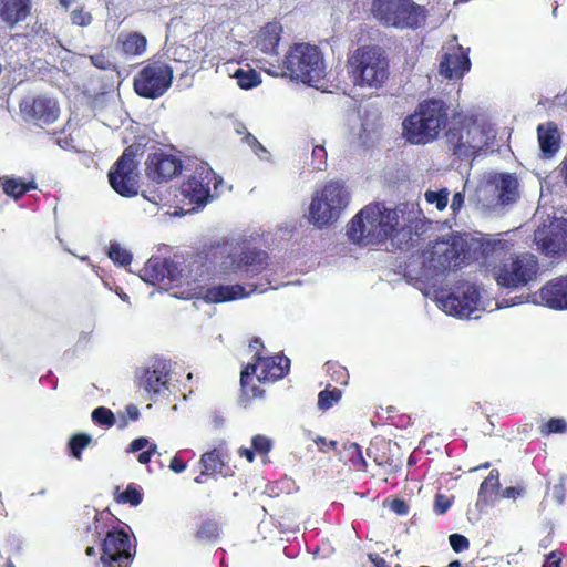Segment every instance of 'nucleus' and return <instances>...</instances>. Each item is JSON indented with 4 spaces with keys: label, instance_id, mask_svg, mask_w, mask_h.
Segmentation results:
<instances>
[{
    "label": "nucleus",
    "instance_id": "obj_42",
    "mask_svg": "<svg viewBox=\"0 0 567 567\" xmlns=\"http://www.w3.org/2000/svg\"><path fill=\"white\" fill-rule=\"evenodd\" d=\"M234 78L237 80L239 87L244 90H250L261 83L259 73L254 69H249L247 71L238 69L234 73Z\"/></svg>",
    "mask_w": 567,
    "mask_h": 567
},
{
    "label": "nucleus",
    "instance_id": "obj_64",
    "mask_svg": "<svg viewBox=\"0 0 567 567\" xmlns=\"http://www.w3.org/2000/svg\"><path fill=\"white\" fill-rule=\"evenodd\" d=\"M560 174L563 176L565 185L567 186V156L564 158L561 163Z\"/></svg>",
    "mask_w": 567,
    "mask_h": 567
},
{
    "label": "nucleus",
    "instance_id": "obj_44",
    "mask_svg": "<svg viewBox=\"0 0 567 567\" xmlns=\"http://www.w3.org/2000/svg\"><path fill=\"white\" fill-rule=\"evenodd\" d=\"M427 239V228L426 226L419 227L416 230H414V234L409 237V241H412L411 245V256L420 255V258H422V250L424 243Z\"/></svg>",
    "mask_w": 567,
    "mask_h": 567
},
{
    "label": "nucleus",
    "instance_id": "obj_57",
    "mask_svg": "<svg viewBox=\"0 0 567 567\" xmlns=\"http://www.w3.org/2000/svg\"><path fill=\"white\" fill-rule=\"evenodd\" d=\"M224 457H225V454L223 453L221 450L214 449V450H212L209 452L204 453L200 456L199 461H202V462H205V461H221Z\"/></svg>",
    "mask_w": 567,
    "mask_h": 567
},
{
    "label": "nucleus",
    "instance_id": "obj_22",
    "mask_svg": "<svg viewBox=\"0 0 567 567\" xmlns=\"http://www.w3.org/2000/svg\"><path fill=\"white\" fill-rule=\"evenodd\" d=\"M171 370L166 362L155 361L138 377L137 385L153 398L168 389Z\"/></svg>",
    "mask_w": 567,
    "mask_h": 567
},
{
    "label": "nucleus",
    "instance_id": "obj_15",
    "mask_svg": "<svg viewBox=\"0 0 567 567\" xmlns=\"http://www.w3.org/2000/svg\"><path fill=\"white\" fill-rule=\"evenodd\" d=\"M270 257L266 250L252 246H245L238 255L227 262H223V276L241 271L246 278H254L264 272L269 266Z\"/></svg>",
    "mask_w": 567,
    "mask_h": 567
},
{
    "label": "nucleus",
    "instance_id": "obj_45",
    "mask_svg": "<svg viewBox=\"0 0 567 567\" xmlns=\"http://www.w3.org/2000/svg\"><path fill=\"white\" fill-rule=\"evenodd\" d=\"M341 390L338 388H333L330 390L329 388L322 390L318 395V406L321 410L330 409L334 403H337L341 399Z\"/></svg>",
    "mask_w": 567,
    "mask_h": 567
},
{
    "label": "nucleus",
    "instance_id": "obj_52",
    "mask_svg": "<svg viewBox=\"0 0 567 567\" xmlns=\"http://www.w3.org/2000/svg\"><path fill=\"white\" fill-rule=\"evenodd\" d=\"M449 539L450 545L455 553H462L470 547V540L461 534H452Z\"/></svg>",
    "mask_w": 567,
    "mask_h": 567
},
{
    "label": "nucleus",
    "instance_id": "obj_49",
    "mask_svg": "<svg viewBox=\"0 0 567 567\" xmlns=\"http://www.w3.org/2000/svg\"><path fill=\"white\" fill-rule=\"evenodd\" d=\"M341 458H344V461H364L359 444L354 442L343 443Z\"/></svg>",
    "mask_w": 567,
    "mask_h": 567
},
{
    "label": "nucleus",
    "instance_id": "obj_11",
    "mask_svg": "<svg viewBox=\"0 0 567 567\" xmlns=\"http://www.w3.org/2000/svg\"><path fill=\"white\" fill-rule=\"evenodd\" d=\"M173 68L162 60L148 61L134 76L133 89L144 99L163 96L173 82Z\"/></svg>",
    "mask_w": 567,
    "mask_h": 567
},
{
    "label": "nucleus",
    "instance_id": "obj_12",
    "mask_svg": "<svg viewBox=\"0 0 567 567\" xmlns=\"http://www.w3.org/2000/svg\"><path fill=\"white\" fill-rule=\"evenodd\" d=\"M137 147L130 145L124 148L109 171L107 177L112 189L122 197H135L140 189Z\"/></svg>",
    "mask_w": 567,
    "mask_h": 567
},
{
    "label": "nucleus",
    "instance_id": "obj_63",
    "mask_svg": "<svg viewBox=\"0 0 567 567\" xmlns=\"http://www.w3.org/2000/svg\"><path fill=\"white\" fill-rule=\"evenodd\" d=\"M249 347L250 349H252L254 351H256V353H260L261 354V351L264 350L265 346L261 341L260 338L256 337L254 338L250 343H249Z\"/></svg>",
    "mask_w": 567,
    "mask_h": 567
},
{
    "label": "nucleus",
    "instance_id": "obj_56",
    "mask_svg": "<svg viewBox=\"0 0 567 567\" xmlns=\"http://www.w3.org/2000/svg\"><path fill=\"white\" fill-rule=\"evenodd\" d=\"M561 553L554 550L547 557L543 567H561Z\"/></svg>",
    "mask_w": 567,
    "mask_h": 567
},
{
    "label": "nucleus",
    "instance_id": "obj_53",
    "mask_svg": "<svg viewBox=\"0 0 567 567\" xmlns=\"http://www.w3.org/2000/svg\"><path fill=\"white\" fill-rule=\"evenodd\" d=\"M313 162H317L315 168L322 169L327 164V151L322 145H316L312 150Z\"/></svg>",
    "mask_w": 567,
    "mask_h": 567
},
{
    "label": "nucleus",
    "instance_id": "obj_8",
    "mask_svg": "<svg viewBox=\"0 0 567 567\" xmlns=\"http://www.w3.org/2000/svg\"><path fill=\"white\" fill-rule=\"evenodd\" d=\"M350 195L343 183L329 181L318 192L309 206V218L317 226H327L334 223L341 212L348 206Z\"/></svg>",
    "mask_w": 567,
    "mask_h": 567
},
{
    "label": "nucleus",
    "instance_id": "obj_16",
    "mask_svg": "<svg viewBox=\"0 0 567 567\" xmlns=\"http://www.w3.org/2000/svg\"><path fill=\"white\" fill-rule=\"evenodd\" d=\"M535 241L540 251L555 257L567 251V219L554 218L543 224L535 231Z\"/></svg>",
    "mask_w": 567,
    "mask_h": 567
},
{
    "label": "nucleus",
    "instance_id": "obj_24",
    "mask_svg": "<svg viewBox=\"0 0 567 567\" xmlns=\"http://www.w3.org/2000/svg\"><path fill=\"white\" fill-rule=\"evenodd\" d=\"M197 260L202 264H219L223 275V262L229 264L234 257V246L228 239L205 243L196 252Z\"/></svg>",
    "mask_w": 567,
    "mask_h": 567
},
{
    "label": "nucleus",
    "instance_id": "obj_50",
    "mask_svg": "<svg viewBox=\"0 0 567 567\" xmlns=\"http://www.w3.org/2000/svg\"><path fill=\"white\" fill-rule=\"evenodd\" d=\"M454 496L437 493L434 497L433 511L436 515H444L452 506Z\"/></svg>",
    "mask_w": 567,
    "mask_h": 567
},
{
    "label": "nucleus",
    "instance_id": "obj_38",
    "mask_svg": "<svg viewBox=\"0 0 567 567\" xmlns=\"http://www.w3.org/2000/svg\"><path fill=\"white\" fill-rule=\"evenodd\" d=\"M296 489L297 486L293 480L282 477L280 480L268 483L265 487L264 494L271 498H275L282 495H289Z\"/></svg>",
    "mask_w": 567,
    "mask_h": 567
},
{
    "label": "nucleus",
    "instance_id": "obj_54",
    "mask_svg": "<svg viewBox=\"0 0 567 567\" xmlns=\"http://www.w3.org/2000/svg\"><path fill=\"white\" fill-rule=\"evenodd\" d=\"M92 64L101 70H107L111 68V61L103 53H97L90 56Z\"/></svg>",
    "mask_w": 567,
    "mask_h": 567
},
{
    "label": "nucleus",
    "instance_id": "obj_3",
    "mask_svg": "<svg viewBox=\"0 0 567 567\" xmlns=\"http://www.w3.org/2000/svg\"><path fill=\"white\" fill-rule=\"evenodd\" d=\"M94 514V532L100 538L105 534L101 543V556L99 563L102 567H131L136 556V544L131 540L128 533L118 526H112L105 529L101 525L102 520L116 517L109 509L95 511L91 506H85L80 513L83 519L87 520Z\"/></svg>",
    "mask_w": 567,
    "mask_h": 567
},
{
    "label": "nucleus",
    "instance_id": "obj_30",
    "mask_svg": "<svg viewBox=\"0 0 567 567\" xmlns=\"http://www.w3.org/2000/svg\"><path fill=\"white\" fill-rule=\"evenodd\" d=\"M282 33L279 22H268L259 32L258 47L265 53H276Z\"/></svg>",
    "mask_w": 567,
    "mask_h": 567
},
{
    "label": "nucleus",
    "instance_id": "obj_18",
    "mask_svg": "<svg viewBox=\"0 0 567 567\" xmlns=\"http://www.w3.org/2000/svg\"><path fill=\"white\" fill-rule=\"evenodd\" d=\"M145 166V173L150 179L163 183L181 174L183 163L177 156L159 150L148 154Z\"/></svg>",
    "mask_w": 567,
    "mask_h": 567
},
{
    "label": "nucleus",
    "instance_id": "obj_48",
    "mask_svg": "<svg viewBox=\"0 0 567 567\" xmlns=\"http://www.w3.org/2000/svg\"><path fill=\"white\" fill-rule=\"evenodd\" d=\"M425 199L429 204H435L439 210H443L447 205L449 192L446 189L439 192L427 190L425 193Z\"/></svg>",
    "mask_w": 567,
    "mask_h": 567
},
{
    "label": "nucleus",
    "instance_id": "obj_59",
    "mask_svg": "<svg viewBox=\"0 0 567 567\" xmlns=\"http://www.w3.org/2000/svg\"><path fill=\"white\" fill-rule=\"evenodd\" d=\"M317 445L320 451L327 452L328 449L337 450L338 442L337 441L327 442L324 439L319 437L317 440Z\"/></svg>",
    "mask_w": 567,
    "mask_h": 567
},
{
    "label": "nucleus",
    "instance_id": "obj_60",
    "mask_svg": "<svg viewBox=\"0 0 567 567\" xmlns=\"http://www.w3.org/2000/svg\"><path fill=\"white\" fill-rule=\"evenodd\" d=\"M369 559L375 567H388L386 560L378 554H369Z\"/></svg>",
    "mask_w": 567,
    "mask_h": 567
},
{
    "label": "nucleus",
    "instance_id": "obj_47",
    "mask_svg": "<svg viewBox=\"0 0 567 567\" xmlns=\"http://www.w3.org/2000/svg\"><path fill=\"white\" fill-rule=\"evenodd\" d=\"M499 487V472L492 470L489 475L481 483L480 494L487 495L495 493Z\"/></svg>",
    "mask_w": 567,
    "mask_h": 567
},
{
    "label": "nucleus",
    "instance_id": "obj_2",
    "mask_svg": "<svg viewBox=\"0 0 567 567\" xmlns=\"http://www.w3.org/2000/svg\"><path fill=\"white\" fill-rule=\"evenodd\" d=\"M452 113L450 105L442 99L423 100L414 112L403 120L404 138L414 145H426L437 141L447 128Z\"/></svg>",
    "mask_w": 567,
    "mask_h": 567
},
{
    "label": "nucleus",
    "instance_id": "obj_31",
    "mask_svg": "<svg viewBox=\"0 0 567 567\" xmlns=\"http://www.w3.org/2000/svg\"><path fill=\"white\" fill-rule=\"evenodd\" d=\"M0 186L7 196L16 200L22 198L28 192L38 188L34 179L25 182L22 178L11 176H1Z\"/></svg>",
    "mask_w": 567,
    "mask_h": 567
},
{
    "label": "nucleus",
    "instance_id": "obj_58",
    "mask_svg": "<svg viewBox=\"0 0 567 567\" xmlns=\"http://www.w3.org/2000/svg\"><path fill=\"white\" fill-rule=\"evenodd\" d=\"M524 488L520 486H509L503 491V496L507 498H516L524 494Z\"/></svg>",
    "mask_w": 567,
    "mask_h": 567
},
{
    "label": "nucleus",
    "instance_id": "obj_43",
    "mask_svg": "<svg viewBox=\"0 0 567 567\" xmlns=\"http://www.w3.org/2000/svg\"><path fill=\"white\" fill-rule=\"evenodd\" d=\"M110 259L121 266H127L132 261V255L124 249L118 243H111L109 247Z\"/></svg>",
    "mask_w": 567,
    "mask_h": 567
},
{
    "label": "nucleus",
    "instance_id": "obj_13",
    "mask_svg": "<svg viewBox=\"0 0 567 567\" xmlns=\"http://www.w3.org/2000/svg\"><path fill=\"white\" fill-rule=\"evenodd\" d=\"M474 128L465 114L452 113L451 122L444 131L445 144L451 154L461 161L475 157L481 150L480 143L472 135Z\"/></svg>",
    "mask_w": 567,
    "mask_h": 567
},
{
    "label": "nucleus",
    "instance_id": "obj_29",
    "mask_svg": "<svg viewBox=\"0 0 567 567\" xmlns=\"http://www.w3.org/2000/svg\"><path fill=\"white\" fill-rule=\"evenodd\" d=\"M498 200L502 205L515 203L519 197L518 181L515 175L503 173L495 183Z\"/></svg>",
    "mask_w": 567,
    "mask_h": 567
},
{
    "label": "nucleus",
    "instance_id": "obj_5",
    "mask_svg": "<svg viewBox=\"0 0 567 567\" xmlns=\"http://www.w3.org/2000/svg\"><path fill=\"white\" fill-rule=\"evenodd\" d=\"M373 17L384 27L416 30L426 20V9L413 0H373Z\"/></svg>",
    "mask_w": 567,
    "mask_h": 567
},
{
    "label": "nucleus",
    "instance_id": "obj_39",
    "mask_svg": "<svg viewBox=\"0 0 567 567\" xmlns=\"http://www.w3.org/2000/svg\"><path fill=\"white\" fill-rule=\"evenodd\" d=\"M226 463H200L199 475L195 477V482L198 484L207 483L210 478L216 480L218 475L225 477L228 475L227 472H223Z\"/></svg>",
    "mask_w": 567,
    "mask_h": 567
},
{
    "label": "nucleus",
    "instance_id": "obj_62",
    "mask_svg": "<svg viewBox=\"0 0 567 567\" xmlns=\"http://www.w3.org/2000/svg\"><path fill=\"white\" fill-rule=\"evenodd\" d=\"M464 204V195L461 193H456L452 198L451 207L453 210H456L461 208V206Z\"/></svg>",
    "mask_w": 567,
    "mask_h": 567
},
{
    "label": "nucleus",
    "instance_id": "obj_19",
    "mask_svg": "<svg viewBox=\"0 0 567 567\" xmlns=\"http://www.w3.org/2000/svg\"><path fill=\"white\" fill-rule=\"evenodd\" d=\"M22 117L41 124H52L59 117V106L47 96L25 97L19 103Z\"/></svg>",
    "mask_w": 567,
    "mask_h": 567
},
{
    "label": "nucleus",
    "instance_id": "obj_36",
    "mask_svg": "<svg viewBox=\"0 0 567 567\" xmlns=\"http://www.w3.org/2000/svg\"><path fill=\"white\" fill-rule=\"evenodd\" d=\"M137 461H151V458L155 455L162 456V453L158 452L157 445L154 443H150L148 440L144 436L137 437L131 442L127 447V452H140Z\"/></svg>",
    "mask_w": 567,
    "mask_h": 567
},
{
    "label": "nucleus",
    "instance_id": "obj_46",
    "mask_svg": "<svg viewBox=\"0 0 567 567\" xmlns=\"http://www.w3.org/2000/svg\"><path fill=\"white\" fill-rule=\"evenodd\" d=\"M91 417L92 421L97 425L111 427L115 424L114 413L105 406H99L94 409Z\"/></svg>",
    "mask_w": 567,
    "mask_h": 567
},
{
    "label": "nucleus",
    "instance_id": "obj_61",
    "mask_svg": "<svg viewBox=\"0 0 567 567\" xmlns=\"http://www.w3.org/2000/svg\"><path fill=\"white\" fill-rule=\"evenodd\" d=\"M125 413L127 414L131 421H136L140 416L138 409L134 404H130L125 409Z\"/></svg>",
    "mask_w": 567,
    "mask_h": 567
},
{
    "label": "nucleus",
    "instance_id": "obj_28",
    "mask_svg": "<svg viewBox=\"0 0 567 567\" xmlns=\"http://www.w3.org/2000/svg\"><path fill=\"white\" fill-rule=\"evenodd\" d=\"M445 455L446 445L433 436H427L411 452L408 461H436L443 458Z\"/></svg>",
    "mask_w": 567,
    "mask_h": 567
},
{
    "label": "nucleus",
    "instance_id": "obj_1",
    "mask_svg": "<svg viewBox=\"0 0 567 567\" xmlns=\"http://www.w3.org/2000/svg\"><path fill=\"white\" fill-rule=\"evenodd\" d=\"M404 224L400 225V210L386 208L380 203L364 206L347 225V235L350 241L357 245H379L391 240L396 249L411 251L412 241L409 237L424 221L415 217L403 218Z\"/></svg>",
    "mask_w": 567,
    "mask_h": 567
},
{
    "label": "nucleus",
    "instance_id": "obj_27",
    "mask_svg": "<svg viewBox=\"0 0 567 567\" xmlns=\"http://www.w3.org/2000/svg\"><path fill=\"white\" fill-rule=\"evenodd\" d=\"M537 137L544 158H550L558 152L560 147V134L554 122L539 124L537 127Z\"/></svg>",
    "mask_w": 567,
    "mask_h": 567
},
{
    "label": "nucleus",
    "instance_id": "obj_4",
    "mask_svg": "<svg viewBox=\"0 0 567 567\" xmlns=\"http://www.w3.org/2000/svg\"><path fill=\"white\" fill-rule=\"evenodd\" d=\"M353 84L359 87L381 89L390 76V61L379 44L358 47L347 60Z\"/></svg>",
    "mask_w": 567,
    "mask_h": 567
},
{
    "label": "nucleus",
    "instance_id": "obj_35",
    "mask_svg": "<svg viewBox=\"0 0 567 567\" xmlns=\"http://www.w3.org/2000/svg\"><path fill=\"white\" fill-rule=\"evenodd\" d=\"M219 533L218 522L214 518H205L197 524L195 538L199 542H216Z\"/></svg>",
    "mask_w": 567,
    "mask_h": 567
},
{
    "label": "nucleus",
    "instance_id": "obj_51",
    "mask_svg": "<svg viewBox=\"0 0 567 567\" xmlns=\"http://www.w3.org/2000/svg\"><path fill=\"white\" fill-rule=\"evenodd\" d=\"M71 21L75 25L86 27L92 22V16L90 12L84 11L83 8H79L72 11Z\"/></svg>",
    "mask_w": 567,
    "mask_h": 567
},
{
    "label": "nucleus",
    "instance_id": "obj_17",
    "mask_svg": "<svg viewBox=\"0 0 567 567\" xmlns=\"http://www.w3.org/2000/svg\"><path fill=\"white\" fill-rule=\"evenodd\" d=\"M480 291L474 285L464 282L456 288V291L440 298L441 308L449 315L457 317H470L480 302Z\"/></svg>",
    "mask_w": 567,
    "mask_h": 567
},
{
    "label": "nucleus",
    "instance_id": "obj_37",
    "mask_svg": "<svg viewBox=\"0 0 567 567\" xmlns=\"http://www.w3.org/2000/svg\"><path fill=\"white\" fill-rule=\"evenodd\" d=\"M113 497L118 504H130L131 506H137L143 501V494L141 488L131 483L127 485L126 489L121 492L120 487L116 486L113 492Z\"/></svg>",
    "mask_w": 567,
    "mask_h": 567
},
{
    "label": "nucleus",
    "instance_id": "obj_23",
    "mask_svg": "<svg viewBox=\"0 0 567 567\" xmlns=\"http://www.w3.org/2000/svg\"><path fill=\"white\" fill-rule=\"evenodd\" d=\"M142 272L143 279L152 285L166 280L171 284L181 277V270L174 260L159 257L150 258Z\"/></svg>",
    "mask_w": 567,
    "mask_h": 567
},
{
    "label": "nucleus",
    "instance_id": "obj_10",
    "mask_svg": "<svg viewBox=\"0 0 567 567\" xmlns=\"http://www.w3.org/2000/svg\"><path fill=\"white\" fill-rule=\"evenodd\" d=\"M539 264L533 254L513 255L493 269L498 286L507 289H517L535 280Z\"/></svg>",
    "mask_w": 567,
    "mask_h": 567
},
{
    "label": "nucleus",
    "instance_id": "obj_7",
    "mask_svg": "<svg viewBox=\"0 0 567 567\" xmlns=\"http://www.w3.org/2000/svg\"><path fill=\"white\" fill-rule=\"evenodd\" d=\"M290 369V360L285 355L262 357L255 353L254 362L248 363L240 373V385L246 395L256 399L264 395V390L251 385L252 375L256 374L259 382H275L282 379Z\"/></svg>",
    "mask_w": 567,
    "mask_h": 567
},
{
    "label": "nucleus",
    "instance_id": "obj_41",
    "mask_svg": "<svg viewBox=\"0 0 567 567\" xmlns=\"http://www.w3.org/2000/svg\"><path fill=\"white\" fill-rule=\"evenodd\" d=\"M92 443V436L86 433H76L68 442L69 454L73 458L80 460L82 452Z\"/></svg>",
    "mask_w": 567,
    "mask_h": 567
},
{
    "label": "nucleus",
    "instance_id": "obj_21",
    "mask_svg": "<svg viewBox=\"0 0 567 567\" xmlns=\"http://www.w3.org/2000/svg\"><path fill=\"white\" fill-rule=\"evenodd\" d=\"M470 69L468 51L460 44L449 47L439 64L440 74L447 80H460Z\"/></svg>",
    "mask_w": 567,
    "mask_h": 567
},
{
    "label": "nucleus",
    "instance_id": "obj_26",
    "mask_svg": "<svg viewBox=\"0 0 567 567\" xmlns=\"http://www.w3.org/2000/svg\"><path fill=\"white\" fill-rule=\"evenodd\" d=\"M251 289L249 292L246 291L245 287L235 285H218L210 287L206 290V299L214 303L227 302L237 299L248 297L250 292L257 290L256 285H248Z\"/></svg>",
    "mask_w": 567,
    "mask_h": 567
},
{
    "label": "nucleus",
    "instance_id": "obj_20",
    "mask_svg": "<svg viewBox=\"0 0 567 567\" xmlns=\"http://www.w3.org/2000/svg\"><path fill=\"white\" fill-rule=\"evenodd\" d=\"M534 303L545 306L554 310L567 309V275L548 280L537 292L532 296Z\"/></svg>",
    "mask_w": 567,
    "mask_h": 567
},
{
    "label": "nucleus",
    "instance_id": "obj_6",
    "mask_svg": "<svg viewBox=\"0 0 567 567\" xmlns=\"http://www.w3.org/2000/svg\"><path fill=\"white\" fill-rule=\"evenodd\" d=\"M284 70L291 79L303 83H315L324 76L323 56L316 45L296 43L287 52Z\"/></svg>",
    "mask_w": 567,
    "mask_h": 567
},
{
    "label": "nucleus",
    "instance_id": "obj_40",
    "mask_svg": "<svg viewBox=\"0 0 567 567\" xmlns=\"http://www.w3.org/2000/svg\"><path fill=\"white\" fill-rule=\"evenodd\" d=\"M538 432L542 436L565 434L567 432V420L565 417H550L549 420H544L538 425Z\"/></svg>",
    "mask_w": 567,
    "mask_h": 567
},
{
    "label": "nucleus",
    "instance_id": "obj_32",
    "mask_svg": "<svg viewBox=\"0 0 567 567\" xmlns=\"http://www.w3.org/2000/svg\"><path fill=\"white\" fill-rule=\"evenodd\" d=\"M274 446L272 440L266 435L257 434L251 439V447H241L238 451L240 457L252 461L255 456L267 457Z\"/></svg>",
    "mask_w": 567,
    "mask_h": 567
},
{
    "label": "nucleus",
    "instance_id": "obj_9",
    "mask_svg": "<svg viewBox=\"0 0 567 567\" xmlns=\"http://www.w3.org/2000/svg\"><path fill=\"white\" fill-rule=\"evenodd\" d=\"M468 249L463 239L458 236H451L447 239L435 240L422 250V262L427 269L435 274L457 269L462 266Z\"/></svg>",
    "mask_w": 567,
    "mask_h": 567
},
{
    "label": "nucleus",
    "instance_id": "obj_34",
    "mask_svg": "<svg viewBox=\"0 0 567 567\" xmlns=\"http://www.w3.org/2000/svg\"><path fill=\"white\" fill-rule=\"evenodd\" d=\"M394 449H399L396 443H392L390 440L383 437L373 439L367 447V455L372 461H393L394 454L386 456V452H392Z\"/></svg>",
    "mask_w": 567,
    "mask_h": 567
},
{
    "label": "nucleus",
    "instance_id": "obj_33",
    "mask_svg": "<svg viewBox=\"0 0 567 567\" xmlns=\"http://www.w3.org/2000/svg\"><path fill=\"white\" fill-rule=\"evenodd\" d=\"M121 50L128 55H141L146 51L147 40L138 32H130L118 37Z\"/></svg>",
    "mask_w": 567,
    "mask_h": 567
},
{
    "label": "nucleus",
    "instance_id": "obj_14",
    "mask_svg": "<svg viewBox=\"0 0 567 567\" xmlns=\"http://www.w3.org/2000/svg\"><path fill=\"white\" fill-rule=\"evenodd\" d=\"M221 182L223 178L210 167L200 166L182 183L181 194L189 204L203 207L213 198L210 185L216 189Z\"/></svg>",
    "mask_w": 567,
    "mask_h": 567
},
{
    "label": "nucleus",
    "instance_id": "obj_55",
    "mask_svg": "<svg viewBox=\"0 0 567 567\" xmlns=\"http://www.w3.org/2000/svg\"><path fill=\"white\" fill-rule=\"evenodd\" d=\"M390 508L398 515H406L409 513V505L404 499L394 498L390 503Z\"/></svg>",
    "mask_w": 567,
    "mask_h": 567
},
{
    "label": "nucleus",
    "instance_id": "obj_25",
    "mask_svg": "<svg viewBox=\"0 0 567 567\" xmlns=\"http://www.w3.org/2000/svg\"><path fill=\"white\" fill-rule=\"evenodd\" d=\"M32 7L33 0H0V20L13 28L31 16Z\"/></svg>",
    "mask_w": 567,
    "mask_h": 567
}]
</instances>
